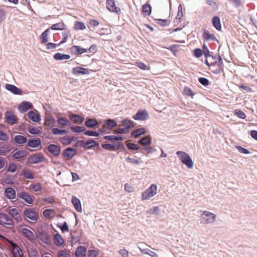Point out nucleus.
Returning <instances> with one entry per match:
<instances>
[{
  "mask_svg": "<svg viewBox=\"0 0 257 257\" xmlns=\"http://www.w3.org/2000/svg\"><path fill=\"white\" fill-rule=\"evenodd\" d=\"M176 155L182 163L185 165L188 168L192 169L193 167L194 163L187 153L185 152L178 151L176 152Z\"/></svg>",
  "mask_w": 257,
  "mask_h": 257,
  "instance_id": "f257e3e1",
  "label": "nucleus"
},
{
  "mask_svg": "<svg viewBox=\"0 0 257 257\" xmlns=\"http://www.w3.org/2000/svg\"><path fill=\"white\" fill-rule=\"evenodd\" d=\"M158 192V187L156 185L153 184L150 187L142 193V200H149L156 195Z\"/></svg>",
  "mask_w": 257,
  "mask_h": 257,
  "instance_id": "f03ea898",
  "label": "nucleus"
},
{
  "mask_svg": "<svg viewBox=\"0 0 257 257\" xmlns=\"http://www.w3.org/2000/svg\"><path fill=\"white\" fill-rule=\"evenodd\" d=\"M202 222L205 224L213 223L216 220V215L207 211H204L201 215Z\"/></svg>",
  "mask_w": 257,
  "mask_h": 257,
  "instance_id": "7ed1b4c3",
  "label": "nucleus"
},
{
  "mask_svg": "<svg viewBox=\"0 0 257 257\" xmlns=\"http://www.w3.org/2000/svg\"><path fill=\"white\" fill-rule=\"evenodd\" d=\"M45 157L42 153H36L31 155L28 159L29 163L31 164H38L43 162Z\"/></svg>",
  "mask_w": 257,
  "mask_h": 257,
  "instance_id": "20e7f679",
  "label": "nucleus"
},
{
  "mask_svg": "<svg viewBox=\"0 0 257 257\" xmlns=\"http://www.w3.org/2000/svg\"><path fill=\"white\" fill-rule=\"evenodd\" d=\"M0 224L4 226L8 225L10 228H13L14 225L12 219L4 213H0Z\"/></svg>",
  "mask_w": 257,
  "mask_h": 257,
  "instance_id": "39448f33",
  "label": "nucleus"
},
{
  "mask_svg": "<svg viewBox=\"0 0 257 257\" xmlns=\"http://www.w3.org/2000/svg\"><path fill=\"white\" fill-rule=\"evenodd\" d=\"M24 215L27 218L32 220L37 221L38 214L33 209L26 208L24 210Z\"/></svg>",
  "mask_w": 257,
  "mask_h": 257,
  "instance_id": "423d86ee",
  "label": "nucleus"
},
{
  "mask_svg": "<svg viewBox=\"0 0 257 257\" xmlns=\"http://www.w3.org/2000/svg\"><path fill=\"white\" fill-rule=\"evenodd\" d=\"M6 121L13 125L18 123V118L12 111H7L5 114Z\"/></svg>",
  "mask_w": 257,
  "mask_h": 257,
  "instance_id": "0eeeda50",
  "label": "nucleus"
},
{
  "mask_svg": "<svg viewBox=\"0 0 257 257\" xmlns=\"http://www.w3.org/2000/svg\"><path fill=\"white\" fill-rule=\"evenodd\" d=\"M149 115L146 110H139L133 116V118L138 120H145L148 119Z\"/></svg>",
  "mask_w": 257,
  "mask_h": 257,
  "instance_id": "6e6552de",
  "label": "nucleus"
},
{
  "mask_svg": "<svg viewBox=\"0 0 257 257\" xmlns=\"http://www.w3.org/2000/svg\"><path fill=\"white\" fill-rule=\"evenodd\" d=\"M209 61L211 62V65H216L217 66H223V61L219 55L212 56L209 58Z\"/></svg>",
  "mask_w": 257,
  "mask_h": 257,
  "instance_id": "1a4fd4ad",
  "label": "nucleus"
},
{
  "mask_svg": "<svg viewBox=\"0 0 257 257\" xmlns=\"http://www.w3.org/2000/svg\"><path fill=\"white\" fill-rule=\"evenodd\" d=\"M48 150L52 155L58 156L61 152L60 147L54 144H50L48 146Z\"/></svg>",
  "mask_w": 257,
  "mask_h": 257,
  "instance_id": "9d476101",
  "label": "nucleus"
},
{
  "mask_svg": "<svg viewBox=\"0 0 257 257\" xmlns=\"http://www.w3.org/2000/svg\"><path fill=\"white\" fill-rule=\"evenodd\" d=\"M101 147L104 149L109 150L111 151H116V150L123 148V145L121 143H118L116 145L110 144H102Z\"/></svg>",
  "mask_w": 257,
  "mask_h": 257,
  "instance_id": "9b49d317",
  "label": "nucleus"
},
{
  "mask_svg": "<svg viewBox=\"0 0 257 257\" xmlns=\"http://www.w3.org/2000/svg\"><path fill=\"white\" fill-rule=\"evenodd\" d=\"M5 88L7 90L16 95H21L23 92L21 89L12 84H7L5 85Z\"/></svg>",
  "mask_w": 257,
  "mask_h": 257,
  "instance_id": "f8f14e48",
  "label": "nucleus"
},
{
  "mask_svg": "<svg viewBox=\"0 0 257 257\" xmlns=\"http://www.w3.org/2000/svg\"><path fill=\"white\" fill-rule=\"evenodd\" d=\"M76 153L77 151L75 149L72 148H68L63 151V155L67 160H70L72 158Z\"/></svg>",
  "mask_w": 257,
  "mask_h": 257,
  "instance_id": "ddd939ff",
  "label": "nucleus"
},
{
  "mask_svg": "<svg viewBox=\"0 0 257 257\" xmlns=\"http://www.w3.org/2000/svg\"><path fill=\"white\" fill-rule=\"evenodd\" d=\"M33 108L32 104L30 102L23 101L21 102L18 107L19 110L20 112H24L28 110Z\"/></svg>",
  "mask_w": 257,
  "mask_h": 257,
  "instance_id": "4468645a",
  "label": "nucleus"
},
{
  "mask_svg": "<svg viewBox=\"0 0 257 257\" xmlns=\"http://www.w3.org/2000/svg\"><path fill=\"white\" fill-rule=\"evenodd\" d=\"M71 52L75 55H81L88 51L87 49L82 48L79 46H73L70 48Z\"/></svg>",
  "mask_w": 257,
  "mask_h": 257,
  "instance_id": "2eb2a0df",
  "label": "nucleus"
},
{
  "mask_svg": "<svg viewBox=\"0 0 257 257\" xmlns=\"http://www.w3.org/2000/svg\"><path fill=\"white\" fill-rule=\"evenodd\" d=\"M106 7L108 10L111 12L118 13L120 11L119 8L116 7L114 0H107Z\"/></svg>",
  "mask_w": 257,
  "mask_h": 257,
  "instance_id": "dca6fc26",
  "label": "nucleus"
},
{
  "mask_svg": "<svg viewBox=\"0 0 257 257\" xmlns=\"http://www.w3.org/2000/svg\"><path fill=\"white\" fill-rule=\"evenodd\" d=\"M117 126V123L113 119H108L104 120L102 126L104 128L111 130Z\"/></svg>",
  "mask_w": 257,
  "mask_h": 257,
  "instance_id": "f3484780",
  "label": "nucleus"
},
{
  "mask_svg": "<svg viewBox=\"0 0 257 257\" xmlns=\"http://www.w3.org/2000/svg\"><path fill=\"white\" fill-rule=\"evenodd\" d=\"M18 196L28 204H31L33 202L31 196L27 192H21L18 194Z\"/></svg>",
  "mask_w": 257,
  "mask_h": 257,
  "instance_id": "a211bd4d",
  "label": "nucleus"
},
{
  "mask_svg": "<svg viewBox=\"0 0 257 257\" xmlns=\"http://www.w3.org/2000/svg\"><path fill=\"white\" fill-rule=\"evenodd\" d=\"M71 201L75 209L78 212L80 213L82 212V209L80 200L77 197L73 196L72 197Z\"/></svg>",
  "mask_w": 257,
  "mask_h": 257,
  "instance_id": "6ab92c4d",
  "label": "nucleus"
},
{
  "mask_svg": "<svg viewBox=\"0 0 257 257\" xmlns=\"http://www.w3.org/2000/svg\"><path fill=\"white\" fill-rule=\"evenodd\" d=\"M9 213L11 214L12 217L17 221H21L22 218L19 212V210L16 208L10 209L9 211Z\"/></svg>",
  "mask_w": 257,
  "mask_h": 257,
  "instance_id": "aec40b11",
  "label": "nucleus"
},
{
  "mask_svg": "<svg viewBox=\"0 0 257 257\" xmlns=\"http://www.w3.org/2000/svg\"><path fill=\"white\" fill-rule=\"evenodd\" d=\"M86 248L83 246H79L76 248L75 255L76 257H85L86 254Z\"/></svg>",
  "mask_w": 257,
  "mask_h": 257,
  "instance_id": "412c9836",
  "label": "nucleus"
},
{
  "mask_svg": "<svg viewBox=\"0 0 257 257\" xmlns=\"http://www.w3.org/2000/svg\"><path fill=\"white\" fill-rule=\"evenodd\" d=\"M5 194L10 199H13L16 198V191L12 188H8L5 191Z\"/></svg>",
  "mask_w": 257,
  "mask_h": 257,
  "instance_id": "4be33fe9",
  "label": "nucleus"
},
{
  "mask_svg": "<svg viewBox=\"0 0 257 257\" xmlns=\"http://www.w3.org/2000/svg\"><path fill=\"white\" fill-rule=\"evenodd\" d=\"M28 116L34 122H38L41 120V116L39 114L36 113L33 111H30L28 113Z\"/></svg>",
  "mask_w": 257,
  "mask_h": 257,
  "instance_id": "5701e85b",
  "label": "nucleus"
},
{
  "mask_svg": "<svg viewBox=\"0 0 257 257\" xmlns=\"http://www.w3.org/2000/svg\"><path fill=\"white\" fill-rule=\"evenodd\" d=\"M54 242L55 245L60 246L64 244V240L61 234L57 233L54 235Z\"/></svg>",
  "mask_w": 257,
  "mask_h": 257,
  "instance_id": "b1692460",
  "label": "nucleus"
},
{
  "mask_svg": "<svg viewBox=\"0 0 257 257\" xmlns=\"http://www.w3.org/2000/svg\"><path fill=\"white\" fill-rule=\"evenodd\" d=\"M41 145V141L40 139L29 140L27 146L31 148H37Z\"/></svg>",
  "mask_w": 257,
  "mask_h": 257,
  "instance_id": "393cba45",
  "label": "nucleus"
},
{
  "mask_svg": "<svg viewBox=\"0 0 257 257\" xmlns=\"http://www.w3.org/2000/svg\"><path fill=\"white\" fill-rule=\"evenodd\" d=\"M72 73L74 74H89V71L88 69L80 67H76L73 68Z\"/></svg>",
  "mask_w": 257,
  "mask_h": 257,
  "instance_id": "a878e982",
  "label": "nucleus"
},
{
  "mask_svg": "<svg viewBox=\"0 0 257 257\" xmlns=\"http://www.w3.org/2000/svg\"><path fill=\"white\" fill-rule=\"evenodd\" d=\"M209 70H210L213 73L215 74H218L223 72V66H217L216 65H211L209 68Z\"/></svg>",
  "mask_w": 257,
  "mask_h": 257,
  "instance_id": "bb28decb",
  "label": "nucleus"
},
{
  "mask_svg": "<svg viewBox=\"0 0 257 257\" xmlns=\"http://www.w3.org/2000/svg\"><path fill=\"white\" fill-rule=\"evenodd\" d=\"M12 156L14 159H21L26 156V152L23 150L14 151L12 152Z\"/></svg>",
  "mask_w": 257,
  "mask_h": 257,
  "instance_id": "cd10ccee",
  "label": "nucleus"
},
{
  "mask_svg": "<svg viewBox=\"0 0 257 257\" xmlns=\"http://www.w3.org/2000/svg\"><path fill=\"white\" fill-rule=\"evenodd\" d=\"M139 248L141 253L143 254H148L151 257H158V254L156 252L150 250L148 248H142L140 246H139Z\"/></svg>",
  "mask_w": 257,
  "mask_h": 257,
  "instance_id": "c85d7f7f",
  "label": "nucleus"
},
{
  "mask_svg": "<svg viewBox=\"0 0 257 257\" xmlns=\"http://www.w3.org/2000/svg\"><path fill=\"white\" fill-rule=\"evenodd\" d=\"M22 233L29 240H33L34 238V233L29 229L24 228L22 230Z\"/></svg>",
  "mask_w": 257,
  "mask_h": 257,
  "instance_id": "c756f323",
  "label": "nucleus"
},
{
  "mask_svg": "<svg viewBox=\"0 0 257 257\" xmlns=\"http://www.w3.org/2000/svg\"><path fill=\"white\" fill-rule=\"evenodd\" d=\"M121 125L128 131L129 129L134 126V122L127 119H125L121 121Z\"/></svg>",
  "mask_w": 257,
  "mask_h": 257,
  "instance_id": "7c9ffc66",
  "label": "nucleus"
},
{
  "mask_svg": "<svg viewBox=\"0 0 257 257\" xmlns=\"http://www.w3.org/2000/svg\"><path fill=\"white\" fill-rule=\"evenodd\" d=\"M98 124L97 121L95 119L89 118L85 122V125L89 128L95 127Z\"/></svg>",
  "mask_w": 257,
  "mask_h": 257,
  "instance_id": "2f4dec72",
  "label": "nucleus"
},
{
  "mask_svg": "<svg viewBox=\"0 0 257 257\" xmlns=\"http://www.w3.org/2000/svg\"><path fill=\"white\" fill-rule=\"evenodd\" d=\"M54 58L56 60H68L70 58V56L68 54L57 53L54 55Z\"/></svg>",
  "mask_w": 257,
  "mask_h": 257,
  "instance_id": "473e14b6",
  "label": "nucleus"
},
{
  "mask_svg": "<svg viewBox=\"0 0 257 257\" xmlns=\"http://www.w3.org/2000/svg\"><path fill=\"white\" fill-rule=\"evenodd\" d=\"M11 246L14 250H16L13 252L14 257H23V254L20 252L21 248L16 243L12 242Z\"/></svg>",
  "mask_w": 257,
  "mask_h": 257,
  "instance_id": "72a5a7b5",
  "label": "nucleus"
},
{
  "mask_svg": "<svg viewBox=\"0 0 257 257\" xmlns=\"http://www.w3.org/2000/svg\"><path fill=\"white\" fill-rule=\"evenodd\" d=\"M20 175L24 176L26 179L32 180L34 178L33 173L27 169H23Z\"/></svg>",
  "mask_w": 257,
  "mask_h": 257,
  "instance_id": "f704fd0d",
  "label": "nucleus"
},
{
  "mask_svg": "<svg viewBox=\"0 0 257 257\" xmlns=\"http://www.w3.org/2000/svg\"><path fill=\"white\" fill-rule=\"evenodd\" d=\"M50 28L46 30L41 35L40 39L41 43H46L48 41V36L50 32Z\"/></svg>",
  "mask_w": 257,
  "mask_h": 257,
  "instance_id": "c9c22d12",
  "label": "nucleus"
},
{
  "mask_svg": "<svg viewBox=\"0 0 257 257\" xmlns=\"http://www.w3.org/2000/svg\"><path fill=\"white\" fill-rule=\"evenodd\" d=\"M212 22L213 26L217 30H220L221 29V25L220 23V20L219 17H214L212 18Z\"/></svg>",
  "mask_w": 257,
  "mask_h": 257,
  "instance_id": "e433bc0d",
  "label": "nucleus"
},
{
  "mask_svg": "<svg viewBox=\"0 0 257 257\" xmlns=\"http://www.w3.org/2000/svg\"><path fill=\"white\" fill-rule=\"evenodd\" d=\"M85 149H91L93 147H98L99 144L96 142L92 139H89L86 142H85Z\"/></svg>",
  "mask_w": 257,
  "mask_h": 257,
  "instance_id": "4c0bfd02",
  "label": "nucleus"
},
{
  "mask_svg": "<svg viewBox=\"0 0 257 257\" xmlns=\"http://www.w3.org/2000/svg\"><path fill=\"white\" fill-rule=\"evenodd\" d=\"M144 134H145V130L143 127L136 129L131 133L132 135L135 138Z\"/></svg>",
  "mask_w": 257,
  "mask_h": 257,
  "instance_id": "58836bf2",
  "label": "nucleus"
},
{
  "mask_svg": "<svg viewBox=\"0 0 257 257\" xmlns=\"http://www.w3.org/2000/svg\"><path fill=\"white\" fill-rule=\"evenodd\" d=\"M70 118L74 123H81L84 121V118L80 117L76 114H72L70 116Z\"/></svg>",
  "mask_w": 257,
  "mask_h": 257,
  "instance_id": "ea45409f",
  "label": "nucleus"
},
{
  "mask_svg": "<svg viewBox=\"0 0 257 257\" xmlns=\"http://www.w3.org/2000/svg\"><path fill=\"white\" fill-rule=\"evenodd\" d=\"M203 38L206 41L212 40L215 41L216 38L214 34H210L208 31H205L203 33Z\"/></svg>",
  "mask_w": 257,
  "mask_h": 257,
  "instance_id": "a19ab883",
  "label": "nucleus"
},
{
  "mask_svg": "<svg viewBox=\"0 0 257 257\" xmlns=\"http://www.w3.org/2000/svg\"><path fill=\"white\" fill-rule=\"evenodd\" d=\"M15 142L18 144H23L27 142V138L21 135H17L14 137Z\"/></svg>",
  "mask_w": 257,
  "mask_h": 257,
  "instance_id": "79ce46f5",
  "label": "nucleus"
},
{
  "mask_svg": "<svg viewBox=\"0 0 257 257\" xmlns=\"http://www.w3.org/2000/svg\"><path fill=\"white\" fill-rule=\"evenodd\" d=\"M142 12L144 16H149L151 13V7L150 5L146 4L142 8Z\"/></svg>",
  "mask_w": 257,
  "mask_h": 257,
  "instance_id": "37998d69",
  "label": "nucleus"
},
{
  "mask_svg": "<svg viewBox=\"0 0 257 257\" xmlns=\"http://www.w3.org/2000/svg\"><path fill=\"white\" fill-rule=\"evenodd\" d=\"M28 131L31 134L38 135L41 133V127L29 125L28 128Z\"/></svg>",
  "mask_w": 257,
  "mask_h": 257,
  "instance_id": "c03bdc74",
  "label": "nucleus"
},
{
  "mask_svg": "<svg viewBox=\"0 0 257 257\" xmlns=\"http://www.w3.org/2000/svg\"><path fill=\"white\" fill-rule=\"evenodd\" d=\"M50 28L53 30H63L65 29V25L63 23H59L52 25Z\"/></svg>",
  "mask_w": 257,
  "mask_h": 257,
  "instance_id": "a18cd8bd",
  "label": "nucleus"
},
{
  "mask_svg": "<svg viewBox=\"0 0 257 257\" xmlns=\"http://www.w3.org/2000/svg\"><path fill=\"white\" fill-rule=\"evenodd\" d=\"M55 123L54 118L52 116H47L45 118V124L48 126L54 125Z\"/></svg>",
  "mask_w": 257,
  "mask_h": 257,
  "instance_id": "49530a36",
  "label": "nucleus"
},
{
  "mask_svg": "<svg viewBox=\"0 0 257 257\" xmlns=\"http://www.w3.org/2000/svg\"><path fill=\"white\" fill-rule=\"evenodd\" d=\"M74 137H64L61 139V143L65 145H70L74 140Z\"/></svg>",
  "mask_w": 257,
  "mask_h": 257,
  "instance_id": "de8ad7c7",
  "label": "nucleus"
},
{
  "mask_svg": "<svg viewBox=\"0 0 257 257\" xmlns=\"http://www.w3.org/2000/svg\"><path fill=\"white\" fill-rule=\"evenodd\" d=\"M139 143L144 146L150 145L151 144V138L149 136L145 137L139 141Z\"/></svg>",
  "mask_w": 257,
  "mask_h": 257,
  "instance_id": "09e8293b",
  "label": "nucleus"
},
{
  "mask_svg": "<svg viewBox=\"0 0 257 257\" xmlns=\"http://www.w3.org/2000/svg\"><path fill=\"white\" fill-rule=\"evenodd\" d=\"M52 133L54 135H62L64 134H67V132L66 130H61L58 128H53L52 129Z\"/></svg>",
  "mask_w": 257,
  "mask_h": 257,
  "instance_id": "8fccbe9b",
  "label": "nucleus"
},
{
  "mask_svg": "<svg viewBox=\"0 0 257 257\" xmlns=\"http://www.w3.org/2000/svg\"><path fill=\"white\" fill-rule=\"evenodd\" d=\"M28 253L29 257H38V252L33 247L28 249Z\"/></svg>",
  "mask_w": 257,
  "mask_h": 257,
  "instance_id": "3c124183",
  "label": "nucleus"
},
{
  "mask_svg": "<svg viewBox=\"0 0 257 257\" xmlns=\"http://www.w3.org/2000/svg\"><path fill=\"white\" fill-rule=\"evenodd\" d=\"M57 121L59 124L63 126L69 125L70 124V121L68 119L63 117H59L58 118Z\"/></svg>",
  "mask_w": 257,
  "mask_h": 257,
  "instance_id": "603ef678",
  "label": "nucleus"
},
{
  "mask_svg": "<svg viewBox=\"0 0 257 257\" xmlns=\"http://www.w3.org/2000/svg\"><path fill=\"white\" fill-rule=\"evenodd\" d=\"M70 128L71 131L74 133H81L85 130V128L84 126H71Z\"/></svg>",
  "mask_w": 257,
  "mask_h": 257,
  "instance_id": "864d4df0",
  "label": "nucleus"
},
{
  "mask_svg": "<svg viewBox=\"0 0 257 257\" xmlns=\"http://www.w3.org/2000/svg\"><path fill=\"white\" fill-rule=\"evenodd\" d=\"M74 28L76 30H83L86 28V27L83 23L77 21L75 23Z\"/></svg>",
  "mask_w": 257,
  "mask_h": 257,
  "instance_id": "5fc2aeb1",
  "label": "nucleus"
},
{
  "mask_svg": "<svg viewBox=\"0 0 257 257\" xmlns=\"http://www.w3.org/2000/svg\"><path fill=\"white\" fill-rule=\"evenodd\" d=\"M126 147L128 149L131 150H138L140 148V147L138 145L131 143H127L126 144Z\"/></svg>",
  "mask_w": 257,
  "mask_h": 257,
  "instance_id": "6e6d98bb",
  "label": "nucleus"
},
{
  "mask_svg": "<svg viewBox=\"0 0 257 257\" xmlns=\"http://www.w3.org/2000/svg\"><path fill=\"white\" fill-rule=\"evenodd\" d=\"M160 209L158 206L153 207V208L150 209L148 210L147 213L150 214H158L159 213Z\"/></svg>",
  "mask_w": 257,
  "mask_h": 257,
  "instance_id": "4d7b16f0",
  "label": "nucleus"
},
{
  "mask_svg": "<svg viewBox=\"0 0 257 257\" xmlns=\"http://www.w3.org/2000/svg\"><path fill=\"white\" fill-rule=\"evenodd\" d=\"M234 112L235 114L240 118L244 119L246 117V114L245 113L240 110L236 109L235 110Z\"/></svg>",
  "mask_w": 257,
  "mask_h": 257,
  "instance_id": "13d9d810",
  "label": "nucleus"
},
{
  "mask_svg": "<svg viewBox=\"0 0 257 257\" xmlns=\"http://www.w3.org/2000/svg\"><path fill=\"white\" fill-rule=\"evenodd\" d=\"M184 93L185 95L192 97L194 96V93L191 89L187 87L184 88Z\"/></svg>",
  "mask_w": 257,
  "mask_h": 257,
  "instance_id": "bf43d9fd",
  "label": "nucleus"
},
{
  "mask_svg": "<svg viewBox=\"0 0 257 257\" xmlns=\"http://www.w3.org/2000/svg\"><path fill=\"white\" fill-rule=\"evenodd\" d=\"M30 187L31 189H33L35 192L40 191L42 189L41 185L39 183L32 184Z\"/></svg>",
  "mask_w": 257,
  "mask_h": 257,
  "instance_id": "052dcab7",
  "label": "nucleus"
},
{
  "mask_svg": "<svg viewBox=\"0 0 257 257\" xmlns=\"http://www.w3.org/2000/svg\"><path fill=\"white\" fill-rule=\"evenodd\" d=\"M136 66H138L140 69L143 70H149V67H148L144 63L139 62H136Z\"/></svg>",
  "mask_w": 257,
  "mask_h": 257,
  "instance_id": "680f3d73",
  "label": "nucleus"
},
{
  "mask_svg": "<svg viewBox=\"0 0 257 257\" xmlns=\"http://www.w3.org/2000/svg\"><path fill=\"white\" fill-rule=\"evenodd\" d=\"M125 161L127 162H128V163H132V164H137V165H139L140 164V161L137 160V159H134V158H132L131 157H127L125 158Z\"/></svg>",
  "mask_w": 257,
  "mask_h": 257,
  "instance_id": "e2e57ef3",
  "label": "nucleus"
},
{
  "mask_svg": "<svg viewBox=\"0 0 257 257\" xmlns=\"http://www.w3.org/2000/svg\"><path fill=\"white\" fill-rule=\"evenodd\" d=\"M84 135L88 136H92V137H98L99 136V134L94 131H86L84 133Z\"/></svg>",
  "mask_w": 257,
  "mask_h": 257,
  "instance_id": "0e129e2a",
  "label": "nucleus"
},
{
  "mask_svg": "<svg viewBox=\"0 0 257 257\" xmlns=\"http://www.w3.org/2000/svg\"><path fill=\"white\" fill-rule=\"evenodd\" d=\"M199 82L204 86H207L209 84L208 80L204 77H200L198 79Z\"/></svg>",
  "mask_w": 257,
  "mask_h": 257,
  "instance_id": "69168bd1",
  "label": "nucleus"
},
{
  "mask_svg": "<svg viewBox=\"0 0 257 257\" xmlns=\"http://www.w3.org/2000/svg\"><path fill=\"white\" fill-rule=\"evenodd\" d=\"M69 254L67 251L62 250L58 252V257H69Z\"/></svg>",
  "mask_w": 257,
  "mask_h": 257,
  "instance_id": "338daca9",
  "label": "nucleus"
},
{
  "mask_svg": "<svg viewBox=\"0 0 257 257\" xmlns=\"http://www.w3.org/2000/svg\"><path fill=\"white\" fill-rule=\"evenodd\" d=\"M118 253L122 257H127L128 256V251L125 249H119Z\"/></svg>",
  "mask_w": 257,
  "mask_h": 257,
  "instance_id": "774afa93",
  "label": "nucleus"
}]
</instances>
